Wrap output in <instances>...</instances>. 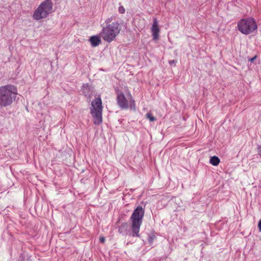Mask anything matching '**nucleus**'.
<instances>
[{
	"label": "nucleus",
	"mask_w": 261,
	"mask_h": 261,
	"mask_svg": "<svg viewBox=\"0 0 261 261\" xmlns=\"http://www.w3.org/2000/svg\"><path fill=\"white\" fill-rule=\"evenodd\" d=\"M17 94V90L12 85H7L0 87V106L6 107L11 105Z\"/></svg>",
	"instance_id": "obj_1"
},
{
	"label": "nucleus",
	"mask_w": 261,
	"mask_h": 261,
	"mask_svg": "<svg viewBox=\"0 0 261 261\" xmlns=\"http://www.w3.org/2000/svg\"><path fill=\"white\" fill-rule=\"evenodd\" d=\"M144 210L141 206H138L135 209L130 218V228L133 237H139L140 226L143 222Z\"/></svg>",
	"instance_id": "obj_2"
},
{
	"label": "nucleus",
	"mask_w": 261,
	"mask_h": 261,
	"mask_svg": "<svg viewBox=\"0 0 261 261\" xmlns=\"http://www.w3.org/2000/svg\"><path fill=\"white\" fill-rule=\"evenodd\" d=\"M120 28L118 22H113L111 24L102 27L99 35L105 41L110 43L120 33Z\"/></svg>",
	"instance_id": "obj_3"
},
{
	"label": "nucleus",
	"mask_w": 261,
	"mask_h": 261,
	"mask_svg": "<svg viewBox=\"0 0 261 261\" xmlns=\"http://www.w3.org/2000/svg\"><path fill=\"white\" fill-rule=\"evenodd\" d=\"M52 9L53 3L51 0H45L34 11L33 18L36 20L45 18L51 12Z\"/></svg>",
	"instance_id": "obj_4"
},
{
	"label": "nucleus",
	"mask_w": 261,
	"mask_h": 261,
	"mask_svg": "<svg viewBox=\"0 0 261 261\" xmlns=\"http://www.w3.org/2000/svg\"><path fill=\"white\" fill-rule=\"evenodd\" d=\"M102 101L100 97H96L91 102L90 113L93 118V123L99 125L102 122Z\"/></svg>",
	"instance_id": "obj_5"
},
{
	"label": "nucleus",
	"mask_w": 261,
	"mask_h": 261,
	"mask_svg": "<svg viewBox=\"0 0 261 261\" xmlns=\"http://www.w3.org/2000/svg\"><path fill=\"white\" fill-rule=\"evenodd\" d=\"M237 25L238 30L245 35L250 34L257 29L255 20L251 17L241 19Z\"/></svg>",
	"instance_id": "obj_6"
},
{
	"label": "nucleus",
	"mask_w": 261,
	"mask_h": 261,
	"mask_svg": "<svg viewBox=\"0 0 261 261\" xmlns=\"http://www.w3.org/2000/svg\"><path fill=\"white\" fill-rule=\"evenodd\" d=\"M117 101L118 105L121 109H127L128 108V101H129L130 108L134 111L136 110L135 101L130 93H128L126 97L122 92H118Z\"/></svg>",
	"instance_id": "obj_7"
},
{
	"label": "nucleus",
	"mask_w": 261,
	"mask_h": 261,
	"mask_svg": "<svg viewBox=\"0 0 261 261\" xmlns=\"http://www.w3.org/2000/svg\"><path fill=\"white\" fill-rule=\"evenodd\" d=\"M160 30L159 27L158 21L156 18H153V21L151 28V32L152 33L153 39L156 40L159 36Z\"/></svg>",
	"instance_id": "obj_8"
},
{
	"label": "nucleus",
	"mask_w": 261,
	"mask_h": 261,
	"mask_svg": "<svg viewBox=\"0 0 261 261\" xmlns=\"http://www.w3.org/2000/svg\"><path fill=\"white\" fill-rule=\"evenodd\" d=\"M100 37V36L98 35L91 36L89 39L91 46L93 47L97 46L101 41Z\"/></svg>",
	"instance_id": "obj_9"
},
{
	"label": "nucleus",
	"mask_w": 261,
	"mask_h": 261,
	"mask_svg": "<svg viewBox=\"0 0 261 261\" xmlns=\"http://www.w3.org/2000/svg\"><path fill=\"white\" fill-rule=\"evenodd\" d=\"M127 224L126 223H122L118 228V231L120 233L125 235L127 233Z\"/></svg>",
	"instance_id": "obj_10"
},
{
	"label": "nucleus",
	"mask_w": 261,
	"mask_h": 261,
	"mask_svg": "<svg viewBox=\"0 0 261 261\" xmlns=\"http://www.w3.org/2000/svg\"><path fill=\"white\" fill-rule=\"evenodd\" d=\"M220 159L216 156H212L210 160V163L214 165L217 166L220 163Z\"/></svg>",
	"instance_id": "obj_11"
},
{
	"label": "nucleus",
	"mask_w": 261,
	"mask_h": 261,
	"mask_svg": "<svg viewBox=\"0 0 261 261\" xmlns=\"http://www.w3.org/2000/svg\"><path fill=\"white\" fill-rule=\"evenodd\" d=\"M90 87L87 84H85L83 85L82 87L83 92L85 96H87L89 94Z\"/></svg>",
	"instance_id": "obj_12"
},
{
	"label": "nucleus",
	"mask_w": 261,
	"mask_h": 261,
	"mask_svg": "<svg viewBox=\"0 0 261 261\" xmlns=\"http://www.w3.org/2000/svg\"><path fill=\"white\" fill-rule=\"evenodd\" d=\"M146 117L151 122L154 121L156 120V118L150 113H147L146 114Z\"/></svg>",
	"instance_id": "obj_13"
},
{
	"label": "nucleus",
	"mask_w": 261,
	"mask_h": 261,
	"mask_svg": "<svg viewBox=\"0 0 261 261\" xmlns=\"http://www.w3.org/2000/svg\"><path fill=\"white\" fill-rule=\"evenodd\" d=\"M125 10L124 9V8L122 6H120L119 8H118V12L120 13V14H123L125 13Z\"/></svg>",
	"instance_id": "obj_14"
},
{
	"label": "nucleus",
	"mask_w": 261,
	"mask_h": 261,
	"mask_svg": "<svg viewBox=\"0 0 261 261\" xmlns=\"http://www.w3.org/2000/svg\"><path fill=\"white\" fill-rule=\"evenodd\" d=\"M112 20V18L111 17L110 18H108L107 19H106L105 20V22L107 24H110V23L111 22V21Z\"/></svg>",
	"instance_id": "obj_15"
},
{
	"label": "nucleus",
	"mask_w": 261,
	"mask_h": 261,
	"mask_svg": "<svg viewBox=\"0 0 261 261\" xmlns=\"http://www.w3.org/2000/svg\"><path fill=\"white\" fill-rule=\"evenodd\" d=\"M176 63V61L175 60H170L169 61V63L170 65H172L173 64H175Z\"/></svg>",
	"instance_id": "obj_16"
},
{
	"label": "nucleus",
	"mask_w": 261,
	"mask_h": 261,
	"mask_svg": "<svg viewBox=\"0 0 261 261\" xmlns=\"http://www.w3.org/2000/svg\"><path fill=\"white\" fill-rule=\"evenodd\" d=\"M256 59V56H254V57H253V58H252L250 59L249 60V61L250 62L252 63V62H254V61Z\"/></svg>",
	"instance_id": "obj_17"
},
{
	"label": "nucleus",
	"mask_w": 261,
	"mask_h": 261,
	"mask_svg": "<svg viewBox=\"0 0 261 261\" xmlns=\"http://www.w3.org/2000/svg\"><path fill=\"white\" fill-rule=\"evenodd\" d=\"M258 227L259 230L261 232V220H259L258 222Z\"/></svg>",
	"instance_id": "obj_18"
},
{
	"label": "nucleus",
	"mask_w": 261,
	"mask_h": 261,
	"mask_svg": "<svg viewBox=\"0 0 261 261\" xmlns=\"http://www.w3.org/2000/svg\"><path fill=\"white\" fill-rule=\"evenodd\" d=\"M100 241L101 243H104L105 241V238L103 237L100 238Z\"/></svg>",
	"instance_id": "obj_19"
}]
</instances>
